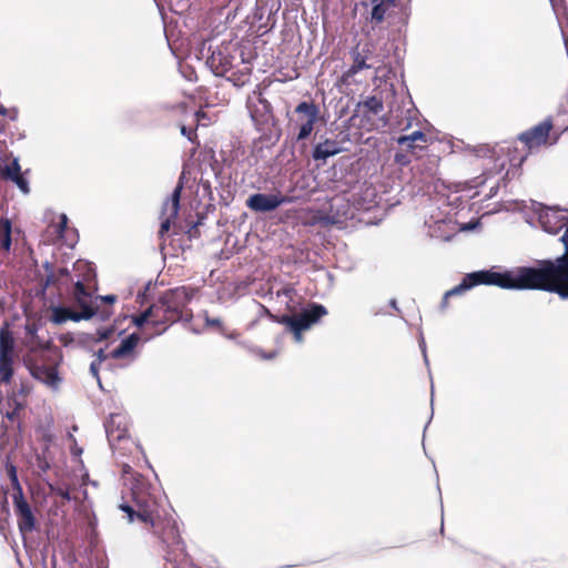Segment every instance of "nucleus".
Returning <instances> with one entry per match:
<instances>
[{
	"label": "nucleus",
	"mask_w": 568,
	"mask_h": 568,
	"mask_svg": "<svg viewBox=\"0 0 568 568\" xmlns=\"http://www.w3.org/2000/svg\"><path fill=\"white\" fill-rule=\"evenodd\" d=\"M122 479L131 493L134 505L122 503L119 508L128 515L130 523L139 519L144 524H149L154 529V532L158 534L161 519L160 509L163 506L164 497L142 475L134 473L128 464H124L122 467Z\"/></svg>",
	"instance_id": "1"
},
{
	"label": "nucleus",
	"mask_w": 568,
	"mask_h": 568,
	"mask_svg": "<svg viewBox=\"0 0 568 568\" xmlns=\"http://www.w3.org/2000/svg\"><path fill=\"white\" fill-rule=\"evenodd\" d=\"M196 290L187 286H180L164 292L161 295L163 303L169 310L171 322H190L193 317L192 311L187 307Z\"/></svg>",
	"instance_id": "2"
},
{
	"label": "nucleus",
	"mask_w": 568,
	"mask_h": 568,
	"mask_svg": "<svg viewBox=\"0 0 568 568\" xmlns=\"http://www.w3.org/2000/svg\"><path fill=\"white\" fill-rule=\"evenodd\" d=\"M327 314L322 304L310 303L298 315H282L277 322L284 324L293 333L297 343L302 342V332L308 329L313 324Z\"/></svg>",
	"instance_id": "3"
},
{
	"label": "nucleus",
	"mask_w": 568,
	"mask_h": 568,
	"mask_svg": "<svg viewBox=\"0 0 568 568\" xmlns=\"http://www.w3.org/2000/svg\"><path fill=\"white\" fill-rule=\"evenodd\" d=\"M14 338L9 331H0V400L9 395L13 377Z\"/></svg>",
	"instance_id": "4"
},
{
	"label": "nucleus",
	"mask_w": 568,
	"mask_h": 568,
	"mask_svg": "<svg viewBox=\"0 0 568 568\" xmlns=\"http://www.w3.org/2000/svg\"><path fill=\"white\" fill-rule=\"evenodd\" d=\"M538 216V222L541 229L550 234H557L560 230L565 229V233L560 241L564 243L567 250L568 243V211H564L559 207H549L538 204L535 209ZM565 254H568L566 251Z\"/></svg>",
	"instance_id": "5"
},
{
	"label": "nucleus",
	"mask_w": 568,
	"mask_h": 568,
	"mask_svg": "<svg viewBox=\"0 0 568 568\" xmlns=\"http://www.w3.org/2000/svg\"><path fill=\"white\" fill-rule=\"evenodd\" d=\"M294 112L297 115L296 125L298 126L296 141H304L312 134L318 121L320 108L314 102L303 101L295 106Z\"/></svg>",
	"instance_id": "6"
},
{
	"label": "nucleus",
	"mask_w": 568,
	"mask_h": 568,
	"mask_svg": "<svg viewBox=\"0 0 568 568\" xmlns=\"http://www.w3.org/2000/svg\"><path fill=\"white\" fill-rule=\"evenodd\" d=\"M183 190V183L180 180L170 197H168L162 205L161 211V226L159 234L164 236L171 227V223L178 217L180 210V197Z\"/></svg>",
	"instance_id": "7"
},
{
	"label": "nucleus",
	"mask_w": 568,
	"mask_h": 568,
	"mask_svg": "<svg viewBox=\"0 0 568 568\" xmlns=\"http://www.w3.org/2000/svg\"><path fill=\"white\" fill-rule=\"evenodd\" d=\"M162 544L168 548V560H179L184 555L185 546L179 534V529L175 523L170 520L166 523L163 531L160 534Z\"/></svg>",
	"instance_id": "8"
},
{
	"label": "nucleus",
	"mask_w": 568,
	"mask_h": 568,
	"mask_svg": "<svg viewBox=\"0 0 568 568\" xmlns=\"http://www.w3.org/2000/svg\"><path fill=\"white\" fill-rule=\"evenodd\" d=\"M290 202V197L281 195L280 193H254L246 200V206L254 212L266 213L272 212L280 205Z\"/></svg>",
	"instance_id": "9"
},
{
	"label": "nucleus",
	"mask_w": 568,
	"mask_h": 568,
	"mask_svg": "<svg viewBox=\"0 0 568 568\" xmlns=\"http://www.w3.org/2000/svg\"><path fill=\"white\" fill-rule=\"evenodd\" d=\"M105 434L112 448L128 436V417L122 413L110 414L104 423Z\"/></svg>",
	"instance_id": "10"
},
{
	"label": "nucleus",
	"mask_w": 568,
	"mask_h": 568,
	"mask_svg": "<svg viewBox=\"0 0 568 568\" xmlns=\"http://www.w3.org/2000/svg\"><path fill=\"white\" fill-rule=\"evenodd\" d=\"M425 226L427 227V234L436 240L448 241L455 233V223L446 215L429 216L425 220Z\"/></svg>",
	"instance_id": "11"
},
{
	"label": "nucleus",
	"mask_w": 568,
	"mask_h": 568,
	"mask_svg": "<svg viewBox=\"0 0 568 568\" xmlns=\"http://www.w3.org/2000/svg\"><path fill=\"white\" fill-rule=\"evenodd\" d=\"M16 513L18 515V526L21 534H28L36 528V518L29 504L22 497L21 488L18 486V493L13 495Z\"/></svg>",
	"instance_id": "12"
},
{
	"label": "nucleus",
	"mask_w": 568,
	"mask_h": 568,
	"mask_svg": "<svg viewBox=\"0 0 568 568\" xmlns=\"http://www.w3.org/2000/svg\"><path fill=\"white\" fill-rule=\"evenodd\" d=\"M552 128L550 120H545L534 128L523 132L519 135V140L525 143L529 149L534 146H539L547 142V138Z\"/></svg>",
	"instance_id": "13"
},
{
	"label": "nucleus",
	"mask_w": 568,
	"mask_h": 568,
	"mask_svg": "<svg viewBox=\"0 0 568 568\" xmlns=\"http://www.w3.org/2000/svg\"><path fill=\"white\" fill-rule=\"evenodd\" d=\"M146 311L151 318V325L155 328L162 326V328L156 329L154 335L162 334L166 331L168 326L173 323L171 322V318H169V310L163 303L161 296L155 303L148 307Z\"/></svg>",
	"instance_id": "14"
},
{
	"label": "nucleus",
	"mask_w": 568,
	"mask_h": 568,
	"mask_svg": "<svg viewBox=\"0 0 568 568\" xmlns=\"http://www.w3.org/2000/svg\"><path fill=\"white\" fill-rule=\"evenodd\" d=\"M206 64L214 72L215 75H225L233 67V58L223 50L219 49L213 51L207 58Z\"/></svg>",
	"instance_id": "15"
},
{
	"label": "nucleus",
	"mask_w": 568,
	"mask_h": 568,
	"mask_svg": "<svg viewBox=\"0 0 568 568\" xmlns=\"http://www.w3.org/2000/svg\"><path fill=\"white\" fill-rule=\"evenodd\" d=\"M30 372L36 379L45 384L52 389H57L61 383V378L55 367L34 365L30 368Z\"/></svg>",
	"instance_id": "16"
},
{
	"label": "nucleus",
	"mask_w": 568,
	"mask_h": 568,
	"mask_svg": "<svg viewBox=\"0 0 568 568\" xmlns=\"http://www.w3.org/2000/svg\"><path fill=\"white\" fill-rule=\"evenodd\" d=\"M51 229H53L57 239L62 240L67 246L73 247L78 242V233L75 230L68 227V217L65 214H61L60 221L55 225H51L49 230Z\"/></svg>",
	"instance_id": "17"
},
{
	"label": "nucleus",
	"mask_w": 568,
	"mask_h": 568,
	"mask_svg": "<svg viewBox=\"0 0 568 568\" xmlns=\"http://www.w3.org/2000/svg\"><path fill=\"white\" fill-rule=\"evenodd\" d=\"M72 294L75 302L81 307V313L89 312L91 318L95 313L91 306V294L88 291L87 284L83 283V280L78 278L74 281V288Z\"/></svg>",
	"instance_id": "18"
},
{
	"label": "nucleus",
	"mask_w": 568,
	"mask_h": 568,
	"mask_svg": "<svg viewBox=\"0 0 568 568\" xmlns=\"http://www.w3.org/2000/svg\"><path fill=\"white\" fill-rule=\"evenodd\" d=\"M139 341H140L139 334H136V333L130 334L128 337L123 338L121 341L120 345L110 353V357H112L114 359L126 358V357L134 358L135 357L134 349H135Z\"/></svg>",
	"instance_id": "19"
},
{
	"label": "nucleus",
	"mask_w": 568,
	"mask_h": 568,
	"mask_svg": "<svg viewBox=\"0 0 568 568\" xmlns=\"http://www.w3.org/2000/svg\"><path fill=\"white\" fill-rule=\"evenodd\" d=\"M12 247V225L10 220H0V260L7 261Z\"/></svg>",
	"instance_id": "20"
},
{
	"label": "nucleus",
	"mask_w": 568,
	"mask_h": 568,
	"mask_svg": "<svg viewBox=\"0 0 568 568\" xmlns=\"http://www.w3.org/2000/svg\"><path fill=\"white\" fill-rule=\"evenodd\" d=\"M341 151L342 149L337 141L326 139L314 146L312 156L315 161L325 162L328 158L338 154Z\"/></svg>",
	"instance_id": "21"
},
{
	"label": "nucleus",
	"mask_w": 568,
	"mask_h": 568,
	"mask_svg": "<svg viewBox=\"0 0 568 568\" xmlns=\"http://www.w3.org/2000/svg\"><path fill=\"white\" fill-rule=\"evenodd\" d=\"M52 322L55 324H63L67 321L79 322L81 320H89L90 313L74 312L68 307L58 306L52 310Z\"/></svg>",
	"instance_id": "22"
},
{
	"label": "nucleus",
	"mask_w": 568,
	"mask_h": 568,
	"mask_svg": "<svg viewBox=\"0 0 568 568\" xmlns=\"http://www.w3.org/2000/svg\"><path fill=\"white\" fill-rule=\"evenodd\" d=\"M352 58H353V64L349 67V69L346 72L347 77H353L356 73H358L362 70L365 69H375L376 72H378V65H376V62H368L367 55L363 54L357 47L353 49L352 51Z\"/></svg>",
	"instance_id": "23"
},
{
	"label": "nucleus",
	"mask_w": 568,
	"mask_h": 568,
	"mask_svg": "<svg viewBox=\"0 0 568 568\" xmlns=\"http://www.w3.org/2000/svg\"><path fill=\"white\" fill-rule=\"evenodd\" d=\"M426 143L427 136L422 131H414L412 134L408 135H402L397 139V143L406 149L409 150L412 153H415L417 149H422V146L418 144Z\"/></svg>",
	"instance_id": "24"
},
{
	"label": "nucleus",
	"mask_w": 568,
	"mask_h": 568,
	"mask_svg": "<svg viewBox=\"0 0 568 568\" xmlns=\"http://www.w3.org/2000/svg\"><path fill=\"white\" fill-rule=\"evenodd\" d=\"M74 276L71 277V281L80 278L83 280L84 284H89L95 277V272L91 263L87 261L79 260L73 264Z\"/></svg>",
	"instance_id": "25"
},
{
	"label": "nucleus",
	"mask_w": 568,
	"mask_h": 568,
	"mask_svg": "<svg viewBox=\"0 0 568 568\" xmlns=\"http://www.w3.org/2000/svg\"><path fill=\"white\" fill-rule=\"evenodd\" d=\"M357 49L365 55H367L368 62H376V65H378V71L381 70L382 65L384 64L385 59L387 58V54L383 51L377 52L375 44L372 41H367L363 44H358Z\"/></svg>",
	"instance_id": "26"
},
{
	"label": "nucleus",
	"mask_w": 568,
	"mask_h": 568,
	"mask_svg": "<svg viewBox=\"0 0 568 568\" xmlns=\"http://www.w3.org/2000/svg\"><path fill=\"white\" fill-rule=\"evenodd\" d=\"M372 19L382 22L387 9L394 4L395 0H373Z\"/></svg>",
	"instance_id": "27"
},
{
	"label": "nucleus",
	"mask_w": 568,
	"mask_h": 568,
	"mask_svg": "<svg viewBox=\"0 0 568 568\" xmlns=\"http://www.w3.org/2000/svg\"><path fill=\"white\" fill-rule=\"evenodd\" d=\"M363 106L373 114H378L383 111L384 104L381 98L376 95L368 97L364 102Z\"/></svg>",
	"instance_id": "28"
},
{
	"label": "nucleus",
	"mask_w": 568,
	"mask_h": 568,
	"mask_svg": "<svg viewBox=\"0 0 568 568\" xmlns=\"http://www.w3.org/2000/svg\"><path fill=\"white\" fill-rule=\"evenodd\" d=\"M21 168L19 164L18 159H13L12 163L10 165H7L4 169V176L7 179H12V176L21 174Z\"/></svg>",
	"instance_id": "29"
},
{
	"label": "nucleus",
	"mask_w": 568,
	"mask_h": 568,
	"mask_svg": "<svg viewBox=\"0 0 568 568\" xmlns=\"http://www.w3.org/2000/svg\"><path fill=\"white\" fill-rule=\"evenodd\" d=\"M11 181H13L17 186L24 193V194H28L30 189H29V183L27 181V179H24L22 176V174H18V175H14L12 176V179H10Z\"/></svg>",
	"instance_id": "30"
},
{
	"label": "nucleus",
	"mask_w": 568,
	"mask_h": 568,
	"mask_svg": "<svg viewBox=\"0 0 568 568\" xmlns=\"http://www.w3.org/2000/svg\"><path fill=\"white\" fill-rule=\"evenodd\" d=\"M295 294V288L291 285L284 286L277 291V296L284 297L286 300V303H290L293 300V295Z\"/></svg>",
	"instance_id": "31"
},
{
	"label": "nucleus",
	"mask_w": 568,
	"mask_h": 568,
	"mask_svg": "<svg viewBox=\"0 0 568 568\" xmlns=\"http://www.w3.org/2000/svg\"><path fill=\"white\" fill-rule=\"evenodd\" d=\"M133 323L138 326V327H142L144 324L149 323L151 324V318H150V315L148 313V311L145 310L144 312H142L141 314L136 315L133 317Z\"/></svg>",
	"instance_id": "32"
},
{
	"label": "nucleus",
	"mask_w": 568,
	"mask_h": 568,
	"mask_svg": "<svg viewBox=\"0 0 568 568\" xmlns=\"http://www.w3.org/2000/svg\"><path fill=\"white\" fill-rule=\"evenodd\" d=\"M204 321H205V324H206L207 326H214V327H217V328L220 329V332H221L222 334H224V327H223L222 322H221V320H220V318H211V317L209 316V314L205 312V313H204Z\"/></svg>",
	"instance_id": "33"
},
{
	"label": "nucleus",
	"mask_w": 568,
	"mask_h": 568,
	"mask_svg": "<svg viewBox=\"0 0 568 568\" xmlns=\"http://www.w3.org/2000/svg\"><path fill=\"white\" fill-rule=\"evenodd\" d=\"M51 490H52L57 496L61 497V498H62V499H64V500H70V499H71V497H70V493H69V490H68V489H65V488H62V487H57V488H54V487H52V486H51Z\"/></svg>",
	"instance_id": "34"
},
{
	"label": "nucleus",
	"mask_w": 568,
	"mask_h": 568,
	"mask_svg": "<svg viewBox=\"0 0 568 568\" xmlns=\"http://www.w3.org/2000/svg\"><path fill=\"white\" fill-rule=\"evenodd\" d=\"M181 134L186 136L189 141L193 142L196 133L193 129H189L185 125L181 126Z\"/></svg>",
	"instance_id": "35"
},
{
	"label": "nucleus",
	"mask_w": 568,
	"mask_h": 568,
	"mask_svg": "<svg viewBox=\"0 0 568 568\" xmlns=\"http://www.w3.org/2000/svg\"><path fill=\"white\" fill-rule=\"evenodd\" d=\"M100 365L101 363H98V362H92L91 365H90V372L92 374V376L94 378H97L99 385L101 386V381H100V377H99V368H100Z\"/></svg>",
	"instance_id": "36"
},
{
	"label": "nucleus",
	"mask_w": 568,
	"mask_h": 568,
	"mask_svg": "<svg viewBox=\"0 0 568 568\" xmlns=\"http://www.w3.org/2000/svg\"><path fill=\"white\" fill-rule=\"evenodd\" d=\"M113 333V329L112 328H103V329H99L98 331V339L99 341H104V339H108Z\"/></svg>",
	"instance_id": "37"
},
{
	"label": "nucleus",
	"mask_w": 568,
	"mask_h": 568,
	"mask_svg": "<svg viewBox=\"0 0 568 568\" xmlns=\"http://www.w3.org/2000/svg\"><path fill=\"white\" fill-rule=\"evenodd\" d=\"M44 266H45L47 271H50V273L47 275V280H45V285L49 286L51 284H54L55 277H54V274L52 273V270L48 262L44 264Z\"/></svg>",
	"instance_id": "38"
},
{
	"label": "nucleus",
	"mask_w": 568,
	"mask_h": 568,
	"mask_svg": "<svg viewBox=\"0 0 568 568\" xmlns=\"http://www.w3.org/2000/svg\"><path fill=\"white\" fill-rule=\"evenodd\" d=\"M95 356H97V359L94 362L102 364L108 358L109 355H106L103 349H99L95 353Z\"/></svg>",
	"instance_id": "39"
},
{
	"label": "nucleus",
	"mask_w": 568,
	"mask_h": 568,
	"mask_svg": "<svg viewBox=\"0 0 568 568\" xmlns=\"http://www.w3.org/2000/svg\"><path fill=\"white\" fill-rule=\"evenodd\" d=\"M419 347L423 352V356H424V361L426 364H428V358H427V355H426V344H425V339L423 336H420V341H419Z\"/></svg>",
	"instance_id": "40"
},
{
	"label": "nucleus",
	"mask_w": 568,
	"mask_h": 568,
	"mask_svg": "<svg viewBox=\"0 0 568 568\" xmlns=\"http://www.w3.org/2000/svg\"><path fill=\"white\" fill-rule=\"evenodd\" d=\"M258 102H260V104L262 105L263 111H264L265 113H270V112H271V105H270V103H268L266 100H264V99L260 98V99H258Z\"/></svg>",
	"instance_id": "41"
},
{
	"label": "nucleus",
	"mask_w": 568,
	"mask_h": 568,
	"mask_svg": "<svg viewBox=\"0 0 568 568\" xmlns=\"http://www.w3.org/2000/svg\"><path fill=\"white\" fill-rule=\"evenodd\" d=\"M98 298L106 302V303H114L116 301V296L115 295H104V296H98Z\"/></svg>",
	"instance_id": "42"
},
{
	"label": "nucleus",
	"mask_w": 568,
	"mask_h": 568,
	"mask_svg": "<svg viewBox=\"0 0 568 568\" xmlns=\"http://www.w3.org/2000/svg\"><path fill=\"white\" fill-rule=\"evenodd\" d=\"M59 276H60V277H69V276H70V272H69V270H68V268H65V267H64V268H60V271H59Z\"/></svg>",
	"instance_id": "43"
},
{
	"label": "nucleus",
	"mask_w": 568,
	"mask_h": 568,
	"mask_svg": "<svg viewBox=\"0 0 568 568\" xmlns=\"http://www.w3.org/2000/svg\"><path fill=\"white\" fill-rule=\"evenodd\" d=\"M6 504H7V496H6V494L0 493V506L2 505L4 507Z\"/></svg>",
	"instance_id": "44"
},
{
	"label": "nucleus",
	"mask_w": 568,
	"mask_h": 568,
	"mask_svg": "<svg viewBox=\"0 0 568 568\" xmlns=\"http://www.w3.org/2000/svg\"><path fill=\"white\" fill-rule=\"evenodd\" d=\"M224 335L227 337V338H231V339H234L239 336V334L236 332H232L230 334H225Z\"/></svg>",
	"instance_id": "45"
},
{
	"label": "nucleus",
	"mask_w": 568,
	"mask_h": 568,
	"mask_svg": "<svg viewBox=\"0 0 568 568\" xmlns=\"http://www.w3.org/2000/svg\"><path fill=\"white\" fill-rule=\"evenodd\" d=\"M389 305H390L393 308H395L396 311H398L396 300H390Z\"/></svg>",
	"instance_id": "46"
},
{
	"label": "nucleus",
	"mask_w": 568,
	"mask_h": 568,
	"mask_svg": "<svg viewBox=\"0 0 568 568\" xmlns=\"http://www.w3.org/2000/svg\"><path fill=\"white\" fill-rule=\"evenodd\" d=\"M8 113V110L4 106H0V115H6Z\"/></svg>",
	"instance_id": "47"
},
{
	"label": "nucleus",
	"mask_w": 568,
	"mask_h": 568,
	"mask_svg": "<svg viewBox=\"0 0 568 568\" xmlns=\"http://www.w3.org/2000/svg\"><path fill=\"white\" fill-rule=\"evenodd\" d=\"M274 356V354H270V355H264L263 357L264 358H272Z\"/></svg>",
	"instance_id": "48"
},
{
	"label": "nucleus",
	"mask_w": 568,
	"mask_h": 568,
	"mask_svg": "<svg viewBox=\"0 0 568 568\" xmlns=\"http://www.w3.org/2000/svg\"><path fill=\"white\" fill-rule=\"evenodd\" d=\"M203 114L201 112H196V118L197 120L200 119V116H202Z\"/></svg>",
	"instance_id": "49"
},
{
	"label": "nucleus",
	"mask_w": 568,
	"mask_h": 568,
	"mask_svg": "<svg viewBox=\"0 0 568 568\" xmlns=\"http://www.w3.org/2000/svg\"><path fill=\"white\" fill-rule=\"evenodd\" d=\"M13 402H14L17 405H20V403H18L17 398H13Z\"/></svg>",
	"instance_id": "50"
}]
</instances>
